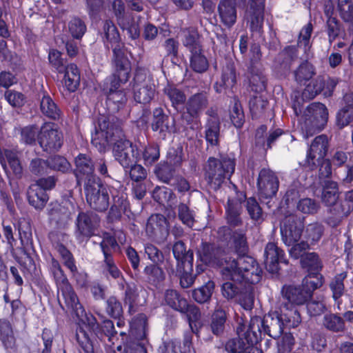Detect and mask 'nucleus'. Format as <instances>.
<instances>
[{
  "mask_svg": "<svg viewBox=\"0 0 353 353\" xmlns=\"http://www.w3.org/2000/svg\"><path fill=\"white\" fill-rule=\"evenodd\" d=\"M103 32L107 40L112 43V50L114 47H119L122 49V44L119 43V34L117 28L111 21H105L103 24Z\"/></svg>",
  "mask_w": 353,
  "mask_h": 353,
  "instance_id": "obj_45",
  "label": "nucleus"
},
{
  "mask_svg": "<svg viewBox=\"0 0 353 353\" xmlns=\"http://www.w3.org/2000/svg\"><path fill=\"white\" fill-rule=\"evenodd\" d=\"M38 141L44 151L48 152L59 150L63 143V137L54 123H45L39 130Z\"/></svg>",
  "mask_w": 353,
  "mask_h": 353,
  "instance_id": "obj_9",
  "label": "nucleus"
},
{
  "mask_svg": "<svg viewBox=\"0 0 353 353\" xmlns=\"http://www.w3.org/2000/svg\"><path fill=\"white\" fill-rule=\"evenodd\" d=\"M178 216L181 222L189 228H192L194 223V213L189 207L181 203L178 206Z\"/></svg>",
  "mask_w": 353,
  "mask_h": 353,
  "instance_id": "obj_55",
  "label": "nucleus"
},
{
  "mask_svg": "<svg viewBox=\"0 0 353 353\" xmlns=\"http://www.w3.org/2000/svg\"><path fill=\"white\" fill-rule=\"evenodd\" d=\"M152 128L153 131H159L165 136L167 132L173 131L174 121L170 123L169 117L163 113V110L161 108H156L153 112Z\"/></svg>",
  "mask_w": 353,
  "mask_h": 353,
  "instance_id": "obj_28",
  "label": "nucleus"
},
{
  "mask_svg": "<svg viewBox=\"0 0 353 353\" xmlns=\"http://www.w3.org/2000/svg\"><path fill=\"white\" fill-rule=\"evenodd\" d=\"M103 271L106 276H110L114 279H122V274L115 264L112 256L104 257Z\"/></svg>",
  "mask_w": 353,
  "mask_h": 353,
  "instance_id": "obj_51",
  "label": "nucleus"
},
{
  "mask_svg": "<svg viewBox=\"0 0 353 353\" xmlns=\"http://www.w3.org/2000/svg\"><path fill=\"white\" fill-rule=\"evenodd\" d=\"M102 90L107 97L106 103L111 111H118L125 103V92L121 89V85L116 84L114 81L103 82Z\"/></svg>",
  "mask_w": 353,
  "mask_h": 353,
  "instance_id": "obj_17",
  "label": "nucleus"
},
{
  "mask_svg": "<svg viewBox=\"0 0 353 353\" xmlns=\"http://www.w3.org/2000/svg\"><path fill=\"white\" fill-rule=\"evenodd\" d=\"M315 74L313 65L307 61L303 62L294 71V77L299 83H305Z\"/></svg>",
  "mask_w": 353,
  "mask_h": 353,
  "instance_id": "obj_39",
  "label": "nucleus"
},
{
  "mask_svg": "<svg viewBox=\"0 0 353 353\" xmlns=\"http://www.w3.org/2000/svg\"><path fill=\"white\" fill-rule=\"evenodd\" d=\"M297 57V50L294 46H288L282 50L276 58V62L281 68L288 71L291 61Z\"/></svg>",
  "mask_w": 353,
  "mask_h": 353,
  "instance_id": "obj_40",
  "label": "nucleus"
},
{
  "mask_svg": "<svg viewBox=\"0 0 353 353\" xmlns=\"http://www.w3.org/2000/svg\"><path fill=\"white\" fill-rule=\"evenodd\" d=\"M85 197L90 206L98 211H105L110 204V194L116 207L123 203V194L119 196V192L114 188H110L102 184L99 179L85 182L84 185Z\"/></svg>",
  "mask_w": 353,
  "mask_h": 353,
  "instance_id": "obj_2",
  "label": "nucleus"
},
{
  "mask_svg": "<svg viewBox=\"0 0 353 353\" xmlns=\"http://www.w3.org/2000/svg\"><path fill=\"white\" fill-rule=\"evenodd\" d=\"M241 209V201L228 199L226 214L228 221L230 225H237L240 223L239 214Z\"/></svg>",
  "mask_w": 353,
  "mask_h": 353,
  "instance_id": "obj_38",
  "label": "nucleus"
},
{
  "mask_svg": "<svg viewBox=\"0 0 353 353\" xmlns=\"http://www.w3.org/2000/svg\"><path fill=\"white\" fill-rule=\"evenodd\" d=\"M147 319L143 314H139L130 323L131 334L139 341H142L145 337V329Z\"/></svg>",
  "mask_w": 353,
  "mask_h": 353,
  "instance_id": "obj_37",
  "label": "nucleus"
},
{
  "mask_svg": "<svg viewBox=\"0 0 353 353\" xmlns=\"http://www.w3.org/2000/svg\"><path fill=\"white\" fill-rule=\"evenodd\" d=\"M236 83V74L232 65H228L223 69L221 79L214 88L217 92H221L223 88H232Z\"/></svg>",
  "mask_w": 353,
  "mask_h": 353,
  "instance_id": "obj_34",
  "label": "nucleus"
},
{
  "mask_svg": "<svg viewBox=\"0 0 353 353\" xmlns=\"http://www.w3.org/2000/svg\"><path fill=\"white\" fill-rule=\"evenodd\" d=\"M114 159L123 167L129 168L141 159L138 148L125 139L114 143L112 150Z\"/></svg>",
  "mask_w": 353,
  "mask_h": 353,
  "instance_id": "obj_10",
  "label": "nucleus"
},
{
  "mask_svg": "<svg viewBox=\"0 0 353 353\" xmlns=\"http://www.w3.org/2000/svg\"><path fill=\"white\" fill-rule=\"evenodd\" d=\"M145 230L150 237H163L168 233V224L161 214L152 215L148 220Z\"/></svg>",
  "mask_w": 353,
  "mask_h": 353,
  "instance_id": "obj_24",
  "label": "nucleus"
},
{
  "mask_svg": "<svg viewBox=\"0 0 353 353\" xmlns=\"http://www.w3.org/2000/svg\"><path fill=\"white\" fill-rule=\"evenodd\" d=\"M49 168L60 171L67 172L70 168V164L68 160L61 156H54L48 159Z\"/></svg>",
  "mask_w": 353,
  "mask_h": 353,
  "instance_id": "obj_60",
  "label": "nucleus"
},
{
  "mask_svg": "<svg viewBox=\"0 0 353 353\" xmlns=\"http://www.w3.org/2000/svg\"><path fill=\"white\" fill-rule=\"evenodd\" d=\"M339 191L337 183L326 180L323 184L321 200L327 206H331L328 218V223L334 227L342 219L347 216L351 212V206L347 201L339 200Z\"/></svg>",
  "mask_w": 353,
  "mask_h": 353,
  "instance_id": "obj_3",
  "label": "nucleus"
},
{
  "mask_svg": "<svg viewBox=\"0 0 353 353\" xmlns=\"http://www.w3.org/2000/svg\"><path fill=\"white\" fill-rule=\"evenodd\" d=\"M99 219L93 213L81 212L76 222L75 236L77 239L82 241L85 238L92 236L98 225Z\"/></svg>",
  "mask_w": 353,
  "mask_h": 353,
  "instance_id": "obj_18",
  "label": "nucleus"
},
{
  "mask_svg": "<svg viewBox=\"0 0 353 353\" xmlns=\"http://www.w3.org/2000/svg\"><path fill=\"white\" fill-rule=\"evenodd\" d=\"M164 299L168 305L175 310L183 313H188L190 326L200 317V312L197 307L190 305L187 300L182 297L177 291L168 290L165 292Z\"/></svg>",
  "mask_w": 353,
  "mask_h": 353,
  "instance_id": "obj_12",
  "label": "nucleus"
},
{
  "mask_svg": "<svg viewBox=\"0 0 353 353\" xmlns=\"http://www.w3.org/2000/svg\"><path fill=\"white\" fill-rule=\"evenodd\" d=\"M173 254L176 260L181 263L183 267H192L193 263V252L186 250L185 244L179 241L176 242L172 248Z\"/></svg>",
  "mask_w": 353,
  "mask_h": 353,
  "instance_id": "obj_32",
  "label": "nucleus"
},
{
  "mask_svg": "<svg viewBox=\"0 0 353 353\" xmlns=\"http://www.w3.org/2000/svg\"><path fill=\"white\" fill-rule=\"evenodd\" d=\"M221 22L227 28H231L236 21V8L232 0H221L218 6Z\"/></svg>",
  "mask_w": 353,
  "mask_h": 353,
  "instance_id": "obj_25",
  "label": "nucleus"
},
{
  "mask_svg": "<svg viewBox=\"0 0 353 353\" xmlns=\"http://www.w3.org/2000/svg\"><path fill=\"white\" fill-rule=\"evenodd\" d=\"M219 134V124L216 119L208 121L205 130V139L211 145L218 143Z\"/></svg>",
  "mask_w": 353,
  "mask_h": 353,
  "instance_id": "obj_50",
  "label": "nucleus"
},
{
  "mask_svg": "<svg viewBox=\"0 0 353 353\" xmlns=\"http://www.w3.org/2000/svg\"><path fill=\"white\" fill-rule=\"evenodd\" d=\"M0 163L6 172L8 171V165L12 173L20 176L22 173V166L17 152L11 150H5L0 152Z\"/></svg>",
  "mask_w": 353,
  "mask_h": 353,
  "instance_id": "obj_26",
  "label": "nucleus"
},
{
  "mask_svg": "<svg viewBox=\"0 0 353 353\" xmlns=\"http://www.w3.org/2000/svg\"><path fill=\"white\" fill-rule=\"evenodd\" d=\"M214 284L209 281L201 288L192 291V298L198 303H203L208 301L212 296Z\"/></svg>",
  "mask_w": 353,
  "mask_h": 353,
  "instance_id": "obj_41",
  "label": "nucleus"
},
{
  "mask_svg": "<svg viewBox=\"0 0 353 353\" xmlns=\"http://www.w3.org/2000/svg\"><path fill=\"white\" fill-rule=\"evenodd\" d=\"M29 203L36 209H42L48 200V196L43 189L38 185H32L28 192Z\"/></svg>",
  "mask_w": 353,
  "mask_h": 353,
  "instance_id": "obj_31",
  "label": "nucleus"
},
{
  "mask_svg": "<svg viewBox=\"0 0 353 353\" xmlns=\"http://www.w3.org/2000/svg\"><path fill=\"white\" fill-rule=\"evenodd\" d=\"M265 0H250L245 19L253 35L261 37L263 33Z\"/></svg>",
  "mask_w": 353,
  "mask_h": 353,
  "instance_id": "obj_13",
  "label": "nucleus"
},
{
  "mask_svg": "<svg viewBox=\"0 0 353 353\" xmlns=\"http://www.w3.org/2000/svg\"><path fill=\"white\" fill-rule=\"evenodd\" d=\"M39 131L34 125H29L23 128L21 131V140L26 144H32L35 142Z\"/></svg>",
  "mask_w": 353,
  "mask_h": 353,
  "instance_id": "obj_64",
  "label": "nucleus"
},
{
  "mask_svg": "<svg viewBox=\"0 0 353 353\" xmlns=\"http://www.w3.org/2000/svg\"><path fill=\"white\" fill-rule=\"evenodd\" d=\"M328 112L321 103L309 105L299 118V125L304 139H308L321 130L327 123Z\"/></svg>",
  "mask_w": 353,
  "mask_h": 353,
  "instance_id": "obj_4",
  "label": "nucleus"
},
{
  "mask_svg": "<svg viewBox=\"0 0 353 353\" xmlns=\"http://www.w3.org/2000/svg\"><path fill=\"white\" fill-rule=\"evenodd\" d=\"M325 327L334 332H344L345 324L343 319L336 314L325 315L324 317Z\"/></svg>",
  "mask_w": 353,
  "mask_h": 353,
  "instance_id": "obj_42",
  "label": "nucleus"
},
{
  "mask_svg": "<svg viewBox=\"0 0 353 353\" xmlns=\"http://www.w3.org/2000/svg\"><path fill=\"white\" fill-rule=\"evenodd\" d=\"M323 285V276L319 272H310V276L303 281V287L305 290H310V296L312 291L320 288Z\"/></svg>",
  "mask_w": 353,
  "mask_h": 353,
  "instance_id": "obj_52",
  "label": "nucleus"
},
{
  "mask_svg": "<svg viewBox=\"0 0 353 353\" xmlns=\"http://www.w3.org/2000/svg\"><path fill=\"white\" fill-rule=\"evenodd\" d=\"M303 224L297 221L294 216L290 215L285 218L281 226V234L283 243L291 246L297 243L301 236Z\"/></svg>",
  "mask_w": 353,
  "mask_h": 353,
  "instance_id": "obj_15",
  "label": "nucleus"
},
{
  "mask_svg": "<svg viewBox=\"0 0 353 353\" xmlns=\"http://www.w3.org/2000/svg\"><path fill=\"white\" fill-rule=\"evenodd\" d=\"M74 210V205L70 200H63L61 203H51L48 207V216L51 224L58 229L65 228Z\"/></svg>",
  "mask_w": 353,
  "mask_h": 353,
  "instance_id": "obj_11",
  "label": "nucleus"
},
{
  "mask_svg": "<svg viewBox=\"0 0 353 353\" xmlns=\"http://www.w3.org/2000/svg\"><path fill=\"white\" fill-rule=\"evenodd\" d=\"M312 32V26L311 23L305 25L301 30L298 39V46L303 48L306 52L310 48V37Z\"/></svg>",
  "mask_w": 353,
  "mask_h": 353,
  "instance_id": "obj_58",
  "label": "nucleus"
},
{
  "mask_svg": "<svg viewBox=\"0 0 353 353\" xmlns=\"http://www.w3.org/2000/svg\"><path fill=\"white\" fill-rule=\"evenodd\" d=\"M283 296L288 301L289 305H303L310 298V290L304 287L285 285L282 288Z\"/></svg>",
  "mask_w": 353,
  "mask_h": 353,
  "instance_id": "obj_23",
  "label": "nucleus"
},
{
  "mask_svg": "<svg viewBox=\"0 0 353 353\" xmlns=\"http://www.w3.org/2000/svg\"><path fill=\"white\" fill-rule=\"evenodd\" d=\"M323 232L324 228L323 225L318 223L309 224L305 230L307 242H309L310 245L315 244L321 239Z\"/></svg>",
  "mask_w": 353,
  "mask_h": 353,
  "instance_id": "obj_48",
  "label": "nucleus"
},
{
  "mask_svg": "<svg viewBox=\"0 0 353 353\" xmlns=\"http://www.w3.org/2000/svg\"><path fill=\"white\" fill-rule=\"evenodd\" d=\"M294 344V339L292 334L285 333L277 341L279 353H288L290 352Z\"/></svg>",
  "mask_w": 353,
  "mask_h": 353,
  "instance_id": "obj_63",
  "label": "nucleus"
},
{
  "mask_svg": "<svg viewBox=\"0 0 353 353\" xmlns=\"http://www.w3.org/2000/svg\"><path fill=\"white\" fill-rule=\"evenodd\" d=\"M76 339L85 353H93V345L88 333L83 328L79 327L76 332Z\"/></svg>",
  "mask_w": 353,
  "mask_h": 353,
  "instance_id": "obj_53",
  "label": "nucleus"
},
{
  "mask_svg": "<svg viewBox=\"0 0 353 353\" xmlns=\"http://www.w3.org/2000/svg\"><path fill=\"white\" fill-rule=\"evenodd\" d=\"M164 92L168 97L175 109H178L179 106L183 105L185 101L186 98L184 93L175 87L168 85L165 88Z\"/></svg>",
  "mask_w": 353,
  "mask_h": 353,
  "instance_id": "obj_49",
  "label": "nucleus"
},
{
  "mask_svg": "<svg viewBox=\"0 0 353 353\" xmlns=\"http://www.w3.org/2000/svg\"><path fill=\"white\" fill-rule=\"evenodd\" d=\"M225 313L223 310H217L212 315L211 327L212 332L219 334L223 332L225 322Z\"/></svg>",
  "mask_w": 353,
  "mask_h": 353,
  "instance_id": "obj_59",
  "label": "nucleus"
},
{
  "mask_svg": "<svg viewBox=\"0 0 353 353\" xmlns=\"http://www.w3.org/2000/svg\"><path fill=\"white\" fill-rule=\"evenodd\" d=\"M106 312L112 317L119 319L123 313L121 303L114 296H111L106 301Z\"/></svg>",
  "mask_w": 353,
  "mask_h": 353,
  "instance_id": "obj_62",
  "label": "nucleus"
},
{
  "mask_svg": "<svg viewBox=\"0 0 353 353\" xmlns=\"http://www.w3.org/2000/svg\"><path fill=\"white\" fill-rule=\"evenodd\" d=\"M237 338L231 339L227 341L225 345V350L229 353H243L248 346L246 341V335L251 333L249 325L239 323L236 328Z\"/></svg>",
  "mask_w": 353,
  "mask_h": 353,
  "instance_id": "obj_21",
  "label": "nucleus"
},
{
  "mask_svg": "<svg viewBox=\"0 0 353 353\" xmlns=\"http://www.w3.org/2000/svg\"><path fill=\"white\" fill-rule=\"evenodd\" d=\"M64 70L63 86L68 92H74L80 82L79 70L77 66L73 63L68 65Z\"/></svg>",
  "mask_w": 353,
  "mask_h": 353,
  "instance_id": "obj_30",
  "label": "nucleus"
},
{
  "mask_svg": "<svg viewBox=\"0 0 353 353\" xmlns=\"http://www.w3.org/2000/svg\"><path fill=\"white\" fill-rule=\"evenodd\" d=\"M327 145L328 140L325 135L315 137L307 154L306 162L309 167L312 168L323 159L327 151Z\"/></svg>",
  "mask_w": 353,
  "mask_h": 353,
  "instance_id": "obj_19",
  "label": "nucleus"
},
{
  "mask_svg": "<svg viewBox=\"0 0 353 353\" xmlns=\"http://www.w3.org/2000/svg\"><path fill=\"white\" fill-rule=\"evenodd\" d=\"M338 10L344 21L353 22V0H338Z\"/></svg>",
  "mask_w": 353,
  "mask_h": 353,
  "instance_id": "obj_54",
  "label": "nucleus"
},
{
  "mask_svg": "<svg viewBox=\"0 0 353 353\" xmlns=\"http://www.w3.org/2000/svg\"><path fill=\"white\" fill-rule=\"evenodd\" d=\"M264 256L266 269L270 272H276L279 270V263H287L283 251L274 243H268L266 245Z\"/></svg>",
  "mask_w": 353,
  "mask_h": 353,
  "instance_id": "obj_22",
  "label": "nucleus"
},
{
  "mask_svg": "<svg viewBox=\"0 0 353 353\" xmlns=\"http://www.w3.org/2000/svg\"><path fill=\"white\" fill-rule=\"evenodd\" d=\"M40 109L44 115L50 119L56 120L60 118L61 111L49 95L43 94Z\"/></svg>",
  "mask_w": 353,
  "mask_h": 353,
  "instance_id": "obj_35",
  "label": "nucleus"
},
{
  "mask_svg": "<svg viewBox=\"0 0 353 353\" xmlns=\"http://www.w3.org/2000/svg\"><path fill=\"white\" fill-rule=\"evenodd\" d=\"M190 66L194 71L198 73H202L207 70L209 64L206 57L202 54L201 50L199 52H191Z\"/></svg>",
  "mask_w": 353,
  "mask_h": 353,
  "instance_id": "obj_46",
  "label": "nucleus"
},
{
  "mask_svg": "<svg viewBox=\"0 0 353 353\" xmlns=\"http://www.w3.org/2000/svg\"><path fill=\"white\" fill-rule=\"evenodd\" d=\"M120 47L119 45H118ZM114 55L115 70L112 76L106 78L104 82L114 81L116 84L121 85L125 83L130 76L131 64L128 59L124 55L123 50L117 47L113 49Z\"/></svg>",
  "mask_w": 353,
  "mask_h": 353,
  "instance_id": "obj_14",
  "label": "nucleus"
},
{
  "mask_svg": "<svg viewBox=\"0 0 353 353\" xmlns=\"http://www.w3.org/2000/svg\"><path fill=\"white\" fill-rule=\"evenodd\" d=\"M201 259L206 264H217L221 267V274L225 279L236 281L245 280L250 283H258L261 277V270L256 260L250 256L234 257L225 255L221 260L209 252V245H205L199 251Z\"/></svg>",
  "mask_w": 353,
  "mask_h": 353,
  "instance_id": "obj_1",
  "label": "nucleus"
},
{
  "mask_svg": "<svg viewBox=\"0 0 353 353\" xmlns=\"http://www.w3.org/2000/svg\"><path fill=\"white\" fill-rule=\"evenodd\" d=\"M235 170L234 159L210 157L205 168V177L210 185L218 189L225 179H230Z\"/></svg>",
  "mask_w": 353,
  "mask_h": 353,
  "instance_id": "obj_5",
  "label": "nucleus"
},
{
  "mask_svg": "<svg viewBox=\"0 0 353 353\" xmlns=\"http://www.w3.org/2000/svg\"><path fill=\"white\" fill-rule=\"evenodd\" d=\"M279 179L276 174L268 168H263L257 179L259 194L264 198H270L276 194L279 189Z\"/></svg>",
  "mask_w": 353,
  "mask_h": 353,
  "instance_id": "obj_16",
  "label": "nucleus"
},
{
  "mask_svg": "<svg viewBox=\"0 0 353 353\" xmlns=\"http://www.w3.org/2000/svg\"><path fill=\"white\" fill-rule=\"evenodd\" d=\"M0 341L6 349L15 346V337L11 323L7 320H0Z\"/></svg>",
  "mask_w": 353,
  "mask_h": 353,
  "instance_id": "obj_33",
  "label": "nucleus"
},
{
  "mask_svg": "<svg viewBox=\"0 0 353 353\" xmlns=\"http://www.w3.org/2000/svg\"><path fill=\"white\" fill-rule=\"evenodd\" d=\"M353 121V108L344 106L336 114V123L340 128L347 126Z\"/></svg>",
  "mask_w": 353,
  "mask_h": 353,
  "instance_id": "obj_61",
  "label": "nucleus"
},
{
  "mask_svg": "<svg viewBox=\"0 0 353 353\" xmlns=\"http://www.w3.org/2000/svg\"><path fill=\"white\" fill-rule=\"evenodd\" d=\"M183 44L192 52H199L201 46L198 42V34L194 30L186 29L183 31Z\"/></svg>",
  "mask_w": 353,
  "mask_h": 353,
  "instance_id": "obj_47",
  "label": "nucleus"
},
{
  "mask_svg": "<svg viewBox=\"0 0 353 353\" xmlns=\"http://www.w3.org/2000/svg\"><path fill=\"white\" fill-rule=\"evenodd\" d=\"M75 175L78 183L89 182L90 180L92 179L96 181L99 179L94 174V165L88 156L85 154H80L75 159Z\"/></svg>",
  "mask_w": 353,
  "mask_h": 353,
  "instance_id": "obj_20",
  "label": "nucleus"
},
{
  "mask_svg": "<svg viewBox=\"0 0 353 353\" xmlns=\"http://www.w3.org/2000/svg\"><path fill=\"white\" fill-rule=\"evenodd\" d=\"M59 291L61 292L67 306L72 309L77 317L82 318L85 315V310L79 303V299L70 284L59 290Z\"/></svg>",
  "mask_w": 353,
  "mask_h": 353,
  "instance_id": "obj_27",
  "label": "nucleus"
},
{
  "mask_svg": "<svg viewBox=\"0 0 353 353\" xmlns=\"http://www.w3.org/2000/svg\"><path fill=\"white\" fill-rule=\"evenodd\" d=\"M68 29L74 38L80 39L86 31V26L81 19L74 17L70 21Z\"/></svg>",
  "mask_w": 353,
  "mask_h": 353,
  "instance_id": "obj_56",
  "label": "nucleus"
},
{
  "mask_svg": "<svg viewBox=\"0 0 353 353\" xmlns=\"http://www.w3.org/2000/svg\"><path fill=\"white\" fill-rule=\"evenodd\" d=\"M207 98L205 94L199 93L193 95L187 103V112L193 118L206 106Z\"/></svg>",
  "mask_w": 353,
  "mask_h": 353,
  "instance_id": "obj_36",
  "label": "nucleus"
},
{
  "mask_svg": "<svg viewBox=\"0 0 353 353\" xmlns=\"http://www.w3.org/2000/svg\"><path fill=\"white\" fill-rule=\"evenodd\" d=\"M279 315L285 327L289 328L296 327L301 322L299 312L292 305L283 304L279 309Z\"/></svg>",
  "mask_w": 353,
  "mask_h": 353,
  "instance_id": "obj_29",
  "label": "nucleus"
},
{
  "mask_svg": "<svg viewBox=\"0 0 353 353\" xmlns=\"http://www.w3.org/2000/svg\"><path fill=\"white\" fill-rule=\"evenodd\" d=\"M347 273L342 272L337 274L330 283V288L332 292V296L335 301L338 300L344 292L343 281L346 279Z\"/></svg>",
  "mask_w": 353,
  "mask_h": 353,
  "instance_id": "obj_44",
  "label": "nucleus"
},
{
  "mask_svg": "<svg viewBox=\"0 0 353 353\" xmlns=\"http://www.w3.org/2000/svg\"><path fill=\"white\" fill-rule=\"evenodd\" d=\"M254 319L259 321V324L257 323V327H259V329L256 330L257 339H259V334L261 332H264L272 338H279L283 333V327L285 326L279 315V311H275L265 315L263 319L257 316L252 317L248 324L251 333L255 330L252 326ZM254 326L256 327V325Z\"/></svg>",
  "mask_w": 353,
  "mask_h": 353,
  "instance_id": "obj_8",
  "label": "nucleus"
},
{
  "mask_svg": "<svg viewBox=\"0 0 353 353\" xmlns=\"http://www.w3.org/2000/svg\"><path fill=\"white\" fill-rule=\"evenodd\" d=\"M324 90L325 81L321 78H317L315 81H312V83L307 85L303 92V95L305 97L312 99L321 91L324 92Z\"/></svg>",
  "mask_w": 353,
  "mask_h": 353,
  "instance_id": "obj_57",
  "label": "nucleus"
},
{
  "mask_svg": "<svg viewBox=\"0 0 353 353\" xmlns=\"http://www.w3.org/2000/svg\"><path fill=\"white\" fill-rule=\"evenodd\" d=\"M119 132L120 129L111 123L110 117L101 115L98 119V127L92 135V143L99 152H103L114 134Z\"/></svg>",
  "mask_w": 353,
  "mask_h": 353,
  "instance_id": "obj_7",
  "label": "nucleus"
},
{
  "mask_svg": "<svg viewBox=\"0 0 353 353\" xmlns=\"http://www.w3.org/2000/svg\"><path fill=\"white\" fill-rule=\"evenodd\" d=\"M301 263L310 272H319L322 268L319 256L314 252L306 253L301 259Z\"/></svg>",
  "mask_w": 353,
  "mask_h": 353,
  "instance_id": "obj_43",
  "label": "nucleus"
},
{
  "mask_svg": "<svg viewBox=\"0 0 353 353\" xmlns=\"http://www.w3.org/2000/svg\"><path fill=\"white\" fill-rule=\"evenodd\" d=\"M134 100L140 103H148L154 97L155 85L146 70L137 69L133 79Z\"/></svg>",
  "mask_w": 353,
  "mask_h": 353,
  "instance_id": "obj_6",
  "label": "nucleus"
}]
</instances>
